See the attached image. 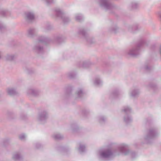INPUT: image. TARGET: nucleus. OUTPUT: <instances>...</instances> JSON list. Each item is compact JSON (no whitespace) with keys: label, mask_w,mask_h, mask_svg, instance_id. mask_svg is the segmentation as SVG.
<instances>
[{"label":"nucleus","mask_w":161,"mask_h":161,"mask_svg":"<svg viewBox=\"0 0 161 161\" xmlns=\"http://www.w3.org/2000/svg\"><path fill=\"white\" fill-rule=\"evenodd\" d=\"M131 108L129 107H125L124 108L123 111H130L131 110Z\"/></svg>","instance_id":"nucleus-8"},{"label":"nucleus","mask_w":161,"mask_h":161,"mask_svg":"<svg viewBox=\"0 0 161 161\" xmlns=\"http://www.w3.org/2000/svg\"><path fill=\"white\" fill-rule=\"evenodd\" d=\"M117 30V28L116 27H115L110 29V31L111 32H113L114 33H115L116 32Z\"/></svg>","instance_id":"nucleus-5"},{"label":"nucleus","mask_w":161,"mask_h":161,"mask_svg":"<svg viewBox=\"0 0 161 161\" xmlns=\"http://www.w3.org/2000/svg\"><path fill=\"white\" fill-rule=\"evenodd\" d=\"M138 6V5L136 3H134L132 4V8H136Z\"/></svg>","instance_id":"nucleus-7"},{"label":"nucleus","mask_w":161,"mask_h":161,"mask_svg":"<svg viewBox=\"0 0 161 161\" xmlns=\"http://www.w3.org/2000/svg\"><path fill=\"white\" fill-rule=\"evenodd\" d=\"M152 69V67L148 65H146L145 67V70L147 71H149L150 70H151Z\"/></svg>","instance_id":"nucleus-6"},{"label":"nucleus","mask_w":161,"mask_h":161,"mask_svg":"<svg viewBox=\"0 0 161 161\" xmlns=\"http://www.w3.org/2000/svg\"><path fill=\"white\" fill-rule=\"evenodd\" d=\"M102 83L101 81L98 78L95 79L94 81V84L96 86H100Z\"/></svg>","instance_id":"nucleus-3"},{"label":"nucleus","mask_w":161,"mask_h":161,"mask_svg":"<svg viewBox=\"0 0 161 161\" xmlns=\"http://www.w3.org/2000/svg\"><path fill=\"white\" fill-rule=\"evenodd\" d=\"M158 15L159 17L161 18V12H159L158 13Z\"/></svg>","instance_id":"nucleus-10"},{"label":"nucleus","mask_w":161,"mask_h":161,"mask_svg":"<svg viewBox=\"0 0 161 161\" xmlns=\"http://www.w3.org/2000/svg\"><path fill=\"white\" fill-rule=\"evenodd\" d=\"M146 44L145 41L144 39L141 40L136 46L130 50L128 53L132 57H135L139 54L141 48L143 47Z\"/></svg>","instance_id":"nucleus-1"},{"label":"nucleus","mask_w":161,"mask_h":161,"mask_svg":"<svg viewBox=\"0 0 161 161\" xmlns=\"http://www.w3.org/2000/svg\"><path fill=\"white\" fill-rule=\"evenodd\" d=\"M159 52L161 55V46L160 47V49H159Z\"/></svg>","instance_id":"nucleus-12"},{"label":"nucleus","mask_w":161,"mask_h":161,"mask_svg":"<svg viewBox=\"0 0 161 161\" xmlns=\"http://www.w3.org/2000/svg\"><path fill=\"white\" fill-rule=\"evenodd\" d=\"M139 92L138 90H134L131 92V96L133 97H135L139 94Z\"/></svg>","instance_id":"nucleus-4"},{"label":"nucleus","mask_w":161,"mask_h":161,"mask_svg":"<svg viewBox=\"0 0 161 161\" xmlns=\"http://www.w3.org/2000/svg\"><path fill=\"white\" fill-rule=\"evenodd\" d=\"M137 26H136H136H134V28H134V29H135V30H136L137 29Z\"/></svg>","instance_id":"nucleus-11"},{"label":"nucleus","mask_w":161,"mask_h":161,"mask_svg":"<svg viewBox=\"0 0 161 161\" xmlns=\"http://www.w3.org/2000/svg\"><path fill=\"white\" fill-rule=\"evenodd\" d=\"M118 93L117 92H114L113 93V95L114 96H116L118 95Z\"/></svg>","instance_id":"nucleus-9"},{"label":"nucleus","mask_w":161,"mask_h":161,"mask_svg":"<svg viewBox=\"0 0 161 161\" xmlns=\"http://www.w3.org/2000/svg\"><path fill=\"white\" fill-rule=\"evenodd\" d=\"M100 5L106 9L112 8V6L108 0H100Z\"/></svg>","instance_id":"nucleus-2"},{"label":"nucleus","mask_w":161,"mask_h":161,"mask_svg":"<svg viewBox=\"0 0 161 161\" xmlns=\"http://www.w3.org/2000/svg\"><path fill=\"white\" fill-rule=\"evenodd\" d=\"M31 18H33V15H31Z\"/></svg>","instance_id":"nucleus-13"}]
</instances>
